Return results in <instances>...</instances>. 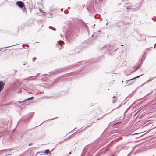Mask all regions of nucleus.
<instances>
[{"instance_id":"8","label":"nucleus","mask_w":156,"mask_h":156,"mask_svg":"<svg viewBox=\"0 0 156 156\" xmlns=\"http://www.w3.org/2000/svg\"><path fill=\"white\" fill-rule=\"evenodd\" d=\"M113 99L112 100V102L113 103H114L115 101H116V99L115 98V96H113Z\"/></svg>"},{"instance_id":"14","label":"nucleus","mask_w":156,"mask_h":156,"mask_svg":"<svg viewBox=\"0 0 156 156\" xmlns=\"http://www.w3.org/2000/svg\"><path fill=\"white\" fill-rule=\"evenodd\" d=\"M36 59V57H34L32 58V61L33 62H34L35 61Z\"/></svg>"},{"instance_id":"13","label":"nucleus","mask_w":156,"mask_h":156,"mask_svg":"<svg viewBox=\"0 0 156 156\" xmlns=\"http://www.w3.org/2000/svg\"><path fill=\"white\" fill-rule=\"evenodd\" d=\"M33 98V97H30V98H27V99L25 100V101H26V100L28 101L29 100H30L32 99Z\"/></svg>"},{"instance_id":"19","label":"nucleus","mask_w":156,"mask_h":156,"mask_svg":"<svg viewBox=\"0 0 156 156\" xmlns=\"http://www.w3.org/2000/svg\"><path fill=\"white\" fill-rule=\"evenodd\" d=\"M52 30H53L54 31H55L56 30V29H52Z\"/></svg>"},{"instance_id":"35","label":"nucleus","mask_w":156,"mask_h":156,"mask_svg":"<svg viewBox=\"0 0 156 156\" xmlns=\"http://www.w3.org/2000/svg\"><path fill=\"white\" fill-rule=\"evenodd\" d=\"M96 16H95V18L96 17Z\"/></svg>"},{"instance_id":"23","label":"nucleus","mask_w":156,"mask_h":156,"mask_svg":"<svg viewBox=\"0 0 156 156\" xmlns=\"http://www.w3.org/2000/svg\"><path fill=\"white\" fill-rule=\"evenodd\" d=\"M150 93H149L148 94H147V95H146V96H147V95H148Z\"/></svg>"},{"instance_id":"4","label":"nucleus","mask_w":156,"mask_h":156,"mask_svg":"<svg viewBox=\"0 0 156 156\" xmlns=\"http://www.w3.org/2000/svg\"><path fill=\"white\" fill-rule=\"evenodd\" d=\"M39 74V73H38L36 76H31L27 78L26 79H25V80H34L35 79V78H37V76H38V75Z\"/></svg>"},{"instance_id":"17","label":"nucleus","mask_w":156,"mask_h":156,"mask_svg":"<svg viewBox=\"0 0 156 156\" xmlns=\"http://www.w3.org/2000/svg\"><path fill=\"white\" fill-rule=\"evenodd\" d=\"M15 45H12L11 46H7V47H6L5 48H8V47H11V46H14Z\"/></svg>"},{"instance_id":"10","label":"nucleus","mask_w":156,"mask_h":156,"mask_svg":"<svg viewBox=\"0 0 156 156\" xmlns=\"http://www.w3.org/2000/svg\"><path fill=\"white\" fill-rule=\"evenodd\" d=\"M1 127H0V130H1ZM4 135V133L0 131V136H3Z\"/></svg>"},{"instance_id":"22","label":"nucleus","mask_w":156,"mask_h":156,"mask_svg":"<svg viewBox=\"0 0 156 156\" xmlns=\"http://www.w3.org/2000/svg\"><path fill=\"white\" fill-rule=\"evenodd\" d=\"M99 2L100 3V1H101V2H102V1L101 0H99Z\"/></svg>"},{"instance_id":"15","label":"nucleus","mask_w":156,"mask_h":156,"mask_svg":"<svg viewBox=\"0 0 156 156\" xmlns=\"http://www.w3.org/2000/svg\"><path fill=\"white\" fill-rule=\"evenodd\" d=\"M153 80L152 79H149V80H148L147 82H146L147 83V82H149L151 81V80Z\"/></svg>"},{"instance_id":"33","label":"nucleus","mask_w":156,"mask_h":156,"mask_svg":"<svg viewBox=\"0 0 156 156\" xmlns=\"http://www.w3.org/2000/svg\"><path fill=\"white\" fill-rule=\"evenodd\" d=\"M24 44L23 45V46H24Z\"/></svg>"},{"instance_id":"30","label":"nucleus","mask_w":156,"mask_h":156,"mask_svg":"<svg viewBox=\"0 0 156 156\" xmlns=\"http://www.w3.org/2000/svg\"><path fill=\"white\" fill-rule=\"evenodd\" d=\"M107 24H108V23H106V25H107Z\"/></svg>"},{"instance_id":"25","label":"nucleus","mask_w":156,"mask_h":156,"mask_svg":"<svg viewBox=\"0 0 156 156\" xmlns=\"http://www.w3.org/2000/svg\"><path fill=\"white\" fill-rule=\"evenodd\" d=\"M71 154V152H70L69 153V154Z\"/></svg>"},{"instance_id":"6","label":"nucleus","mask_w":156,"mask_h":156,"mask_svg":"<svg viewBox=\"0 0 156 156\" xmlns=\"http://www.w3.org/2000/svg\"><path fill=\"white\" fill-rule=\"evenodd\" d=\"M56 82V80L50 81L48 85L49 86L52 85Z\"/></svg>"},{"instance_id":"12","label":"nucleus","mask_w":156,"mask_h":156,"mask_svg":"<svg viewBox=\"0 0 156 156\" xmlns=\"http://www.w3.org/2000/svg\"><path fill=\"white\" fill-rule=\"evenodd\" d=\"M49 152V149H46L45 151L44 152L45 154H48Z\"/></svg>"},{"instance_id":"31","label":"nucleus","mask_w":156,"mask_h":156,"mask_svg":"<svg viewBox=\"0 0 156 156\" xmlns=\"http://www.w3.org/2000/svg\"><path fill=\"white\" fill-rule=\"evenodd\" d=\"M41 9H40V11H41Z\"/></svg>"},{"instance_id":"18","label":"nucleus","mask_w":156,"mask_h":156,"mask_svg":"<svg viewBox=\"0 0 156 156\" xmlns=\"http://www.w3.org/2000/svg\"><path fill=\"white\" fill-rule=\"evenodd\" d=\"M32 143H30V144H29V145L30 146L32 145Z\"/></svg>"},{"instance_id":"34","label":"nucleus","mask_w":156,"mask_h":156,"mask_svg":"<svg viewBox=\"0 0 156 156\" xmlns=\"http://www.w3.org/2000/svg\"><path fill=\"white\" fill-rule=\"evenodd\" d=\"M144 56H143V58H144Z\"/></svg>"},{"instance_id":"26","label":"nucleus","mask_w":156,"mask_h":156,"mask_svg":"<svg viewBox=\"0 0 156 156\" xmlns=\"http://www.w3.org/2000/svg\"><path fill=\"white\" fill-rule=\"evenodd\" d=\"M116 49H117L116 48H115V49L114 50V51L116 50Z\"/></svg>"},{"instance_id":"7","label":"nucleus","mask_w":156,"mask_h":156,"mask_svg":"<svg viewBox=\"0 0 156 156\" xmlns=\"http://www.w3.org/2000/svg\"><path fill=\"white\" fill-rule=\"evenodd\" d=\"M62 71V69H56L55 70L54 72H53L54 73H58L60 72H61Z\"/></svg>"},{"instance_id":"3","label":"nucleus","mask_w":156,"mask_h":156,"mask_svg":"<svg viewBox=\"0 0 156 156\" xmlns=\"http://www.w3.org/2000/svg\"><path fill=\"white\" fill-rule=\"evenodd\" d=\"M111 45L108 44L107 45H105L102 48V49L103 50L105 49L106 52L108 51H111L113 50V49H112L111 48V46H110Z\"/></svg>"},{"instance_id":"16","label":"nucleus","mask_w":156,"mask_h":156,"mask_svg":"<svg viewBox=\"0 0 156 156\" xmlns=\"http://www.w3.org/2000/svg\"><path fill=\"white\" fill-rule=\"evenodd\" d=\"M76 129V128H75L73 131H71V132H69L68 133H72V132L74 130H75V129Z\"/></svg>"},{"instance_id":"11","label":"nucleus","mask_w":156,"mask_h":156,"mask_svg":"<svg viewBox=\"0 0 156 156\" xmlns=\"http://www.w3.org/2000/svg\"><path fill=\"white\" fill-rule=\"evenodd\" d=\"M96 33H94V34L92 35V37H93L94 36H95L94 38H96L97 37V36L96 35Z\"/></svg>"},{"instance_id":"24","label":"nucleus","mask_w":156,"mask_h":156,"mask_svg":"<svg viewBox=\"0 0 156 156\" xmlns=\"http://www.w3.org/2000/svg\"><path fill=\"white\" fill-rule=\"evenodd\" d=\"M98 33H100V32H101V31H98Z\"/></svg>"},{"instance_id":"9","label":"nucleus","mask_w":156,"mask_h":156,"mask_svg":"<svg viewBox=\"0 0 156 156\" xmlns=\"http://www.w3.org/2000/svg\"><path fill=\"white\" fill-rule=\"evenodd\" d=\"M58 43H59V44H64V42L63 41H61V40L59 41Z\"/></svg>"},{"instance_id":"32","label":"nucleus","mask_w":156,"mask_h":156,"mask_svg":"<svg viewBox=\"0 0 156 156\" xmlns=\"http://www.w3.org/2000/svg\"><path fill=\"white\" fill-rule=\"evenodd\" d=\"M95 26V24H94V26Z\"/></svg>"},{"instance_id":"5","label":"nucleus","mask_w":156,"mask_h":156,"mask_svg":"<svg viewBox=\"0 0 156 156\" xmlns=\"http://www.w3.org/2000/svg\"><path fill=\"white\" fill-rule=\"evenodd\" d=\"M16 4L20 8H23L24 6V3L21 1H18Z\"/></svg>"},{"instance_id":"2","label":"nucleus","mask_w":156,"mask_h":156,"mask_svg":"<svg viewBox=\"0 0 156 156\" xmlns=\"http://www.w3.org/2000/svg\"><path fill=\"white\" fill-rule=\"evenodd\" d=\"M144 75V74H142L141 75L137 76L136 77H135L133 78L132 79H131L129 80H128L127 81H126L127 83H126V85L127 86H129L130 85L132 84H133L134 83V80L136 79V78H139L140 77V76Z\"/></svg>"},{"instance_id":"21","label":"nucleus","mask_w":156,"mask_h":156,"mask_svg":"<svg viewBox=\"0 0 156 156\" xmlns=\"http://www.w3.org/2000/svg\"><path fill=\"white\" fill-rule=\"evenodd\" d=\"M127 156H131V155H130V154H129Z\"/></svg>"},{"instance_id":"27","label":"nucleus","mask_w":156,"mask_h":156,"mask_svg":"<svg viewBox=\"0 0 156 156\" xmlns=\"http://www.w3.org/2000/svg\"><path fill=\"white\" fill-rule=\"evenodd\" d=\"M156 45V43L155 44V45ZM155 46H154V48H155Z\"/></svg>"},{"instance_id":"28","label":"nucleus","mask_w":156,"mask_h":156,"mask_svg":"<svg viewBox=\"0 0 156 156\" xmlns=\"http://www.w3.org/2000/svg\"><path fill=\"white\" fill-rule=\"evenodd\" d=\"M62 10H63V9H61V11H62Z\"/></svg>"},{"instance_id":"20","label":"nucleus","mask_w":156,"mask_h":156,"mask_svg":"<svg viewBox=\"0 0 156 156\" xmlns=\"http://www.w3.org/2000/svg\"><path fill=\"white\" fill-rule=\"evenodd\" d=\"M49 29H52L51 28V26H49Z\"/></svg>"},{"instance_id":"1","label":"nucleus","mask_w":156,"mask_h":156,"mask_svg":"<svg viewBox=\"0 0 156 156\" xmlns=\"http://www.w3.org/2000/svg\"><path fill=\"white\" fill-rule=\"evenodd\" d=\"M12 149H5L0 151V155H1L2 156H7L11 155V154H10L9 151H11Z\"/></svg>"},{"instance_id":"29","label":"nucleus","mask_w":156,"mask_h":156,"mask_svg":"<svg viewBox=\"0 0 156 156\" xmlns=\"http://www.w3.org/2000/svg\"><path fill=\"white\" fill-rule=\"evenodd\" d=\"M19 103H21V101H20V102H19Z\"/></svg>"}]
</instances>
